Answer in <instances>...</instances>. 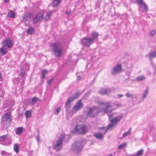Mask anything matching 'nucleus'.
<instances>
[{"label":"nucleus","mask_w":156,"mask_h":156,"mask_svg":"<svg viewBox=\"0 0 156 156\" xmlns=\"http://www.w3.org/2000/svg\"><path fill=\"white\" fill-rule=\"evenodd\" d=\"M108 117L110 122L107 128H104L105 130L104 133H106L109 129L111 130L114 128L117 123L122 119V115H117L116 113H112L109 115Z\"/></svg>","instance_id":"f257e3e1"},{"label":"nucleus","mask_w":156,"mask_h":156,"mask_svg":"<svg viewBox=\"0 0 156 156\" xmlns=\"http://www.w3.org/2000/svg\"><path fill=\"white\" fill-rule=\"evenodd\" d=\"M50 46L56 57H59L61 56L63 52V49L60 43H51Z\"/></svg>","instance_id":"f03ea898"},{"label":"nucleus","mask_w":156,"mask_h":156,"mask_svg":"<svg viewBox=\"0 0 156 156\" xmlns=\"http://www.w3.org/2000/svg\"><path fill=\"white\" fill-rule=\"evenodd\" d=\"M64 140V135L61 134L59 137V139L57 141L56 143L53 144V148L57 151L61 150L62 147L63 143Z\"/></svg>","instance_id":"7ed1b4c3"},{"label":"nucleus","mask_w":156,"mask_h":156,"mask_svg":"<svg viewBox=\"0 0 156 156\" xmlns=\"http://www.w3.org/2000/svg\"><path fill=\"white\" fill-rule=\"evenodd\" d=\"M100 112V109L98 107L96 106L89 108L88 109V112H87V116L89 117H94L97 116Z\"/></svg>","instance_id":"20e7f679"},{"label":"nucleus","mask_w":156,"mask_h":156,"mask_svg":"<svg viewBox=\"0 0 156 156\" xmlns=\"http://www.w3.org/2000/svg\"><path fill=\"white\" fill-rule=\"evenodd\" d=\"M83 148L81 141H76L72 146V149L75 153H78L80 152Z\"/></svg>","instance_id":"39448f33"},{"label":"nucleus","mask_w":156,"mask_h":156,"mask_svg":"<svg viewBox=\"0 0 156 156\" xmlns=\"http://www.w3.org/2000/svg\"><path fill=\"white\" fill-rule=\"evenodd\" d=\"M2 123L4 126L7 127L11 124V119L9 115L8 114H5L2 117Z\"/></svg>","instance_id":"423d86ee"},{"label":"nucleus","mask_w":156,"mask_h":156,"mask_svg":"<svg viewBox=\"0 0 156 156\" xmlns=\"http://www.w3.org/2000/svg\"><path fill=\"white\" fill-rule=\"evenodd\" d=\"M74 130L76 132L81 134H84L88 131L87 126L85 125H77Z\"/></svg>","instance_id":"0eeeda50"},{"label":"nucleus","mask_w":156,"mask_h":156,"mask_svg":"<svg viewBox=\"0 0 156 156\" xmlns=\"http://www.w3.org/2000/svg\"><path fill=\"white\" fill-rule=\"evenodd\" d=\"M80 94L79 93H77L74 94L72 97L68 98L67 99V101L65 107L66 108V110H67L68 108H69L70 107V102H71L73 101L75 99H76L79 96Z\"/></svg>","instance_id":"6e6552de"},{"label":"nucleus","mask_w":156,"mask_h":156,"mask_svg":"<svg viewBox=\"0 0 156 156\" xmlns=\"http://www.w3.org/2000/svg\"><path fill=\"white\" fill-rule=\"evenodd\" d=\"M122 69V65L121 64H117L112 68V74L115 75L120 73Z\"/></svg>","instance_id":"1a4fd4ad"},{"label":"nucleus","mask_w":156,"mask_h":156,"mask_svg":"<svg viewBox=\"0 0 156 156\" xmlns=\"http://www.w3.org/2000/svg\"><path fill=\"white\" fill-rule=\"evenodd\" d=\"M2 44H3L2 45L3 46L6 47L8 48H11L13 45L12 41L9 38H7L5 39Z\"/></svg>","instance_id":"9d476101"},{"label":"nucleus","mask_w":156,"mask_h":156,"mask_svg":"<svg viewBox=\"0 0 156 156\" xmlns=\"http://www.w3.org/2000/svg\"><path fill=\"white\" fill-rule=\"evenodd\" d=\"M136 2L138 4L139 9L143 8V11L146 12L148 10V7L143 0H136Z\"/></svg>","instance_id":"9b49d317"},{"label":"nucleus","mask_w":156,"mask_h":156,"mask_svg":"<svg viewBox=\"0 0 156 156\" xmlns=\"http://www.w3.org/2000/svg\"><path fill=\"white\" fill-rule=\"evenodd\" d=\"M82 44L86 46H89L91 44L93 43L92 40L91 38H84L82 39L81 41Z\"/></svg>","instance_id":"f8f14e48"},{"label":"nucleus","mask_w":156,"mask_h":156,"mask_svg":"<svg viewBox=\"0 0 156 156\" xmlns=\"http://www.w3.org/2000/svg\"><path fill=\"white\" fill-rule=\"evenodd\" d=\"M104 128H107L106 127L101 128V129H102V133H94V136L97 139H102L104 137V134H105V133H104L105 130Z\"/></svg>","instance_id":"ddd939ff"},{"label":"nucleus","mask_w":156,"mask_h":156,"mask_svg":"<svg viewBox=\"0 0 156 156\" xmlns=\"http://www.w3.org/2000/svg\"><path fill=\"white\" fill-rule=\"evenodd\" d=\"M105 107L103 108V111L106 113H109L111 112L112 110V105L109 103H106Z\"/></svg>","instance_id":"4468645a"},{"label":"nucleus","mask_w":156,"mask_h":156,"mask_svg":"<svg viewBox=\"0 0 156 156\" xmlns=\"http://www.w3.org/2000/svg\"><path fill=\"white\" fill-rule=\"evenodd\" d=\"M43 16L41 13H38L34 19L33 23H36L42 20Z\"/></svg>","instance_id":"2eb2a0df"},{"label":"nucleus","mask_w":156,"mask_h":156,"mask_svg":"<svg viewBox=\"0 0 156 156\" xmlns=\"http://www.w3.org/2000/svg\"><path fill=\"white\" fill-rule=\"evenodd\" d=\"M82 105V103L81 100L78 101L74 106L73 108L76 112L80 110Z\"/></svg>","instance_id":"dca6fc26"},{"label":"nucleus","mask_w":156,"mask_h":156,"mask_svg":"<svg viewBox=\"0 0 156 156\" xmlns=\"http://www.w3.org/2000/svg\"><path fill=\"white\" fill-rule=\"evenodd\" d=\"M148 92L149 89L148 87H147L142 94L141 97V99L142 100H144L146 98L148 94Z\"/></svg>","instance_id":"f3484780"},{"label":"nucleus","mask_w":156,"mask_h":156,"mask_svg":"<svg viewBox=\"0 0 156 156\" xmlns=\"http://www.w3.org/2000/svg\"><path fill=\"white\" fill-rule=\"evenodd\" d=\"M111 92L110 89L108 88L106 89H101L99 91V93L101 94H107Z\"/></svg>","instance_id":"a211bd4d"},{"label":"nucleus","mask_w":156,"mask_h":156,"mask_svg":"<svg viewBox=\"0 0 156 156\" xmlns=\"http://www.w3.org/2000/svg\"><path fill=\"white\" fill-rule=\"evenodd\" d=\"M146 56H147L149 59L151 60L152 59L156 57V51L151 52L148 55H147Z\"/></svg>","instance_id":"6ab92c4d"},{"label":"nucleus","mask_w":156,"mask_h":156,"mask_svg":"<svg viewBox=\"0 0 156 156\" xmlns=\"http://www.w3.org/2000/svg\"><path fill=\"white\" fill-rule=\"evenodd\" d=\"M31 16V14L30 13H27L23 15V18L25 21H27L30 19Z\"/></svg>","instance_id":"aec40b11"},{"label":"nucleus","mask_w":156,"mask_h":156,"mask_svg":"<svg viewBox=\"0 0 156 156\" xmlns=\"http://www.w3.org/2000/svg\"><path fill=\"white\" fill-rule=\"evenodd\" d=\"M5 46L2 45V47L0 48V53L3 55H5L8 51V50L5 48Z\"/></svg>","instance_id":"412c9836"},{"label":"nucleus","mask_w":156,"mask_h":156,"mask_svg":"<svg viewBox=\"0 0 156 156\" xmlns=\"http://www.w3.org/2000/svg\"><path fill=\"white\" fill-rule=\"evenodd\" d=\"M54 11L51 10L48 12L45 16L44 19L45 20H48L50 18L53 12H54Z\"/></svg>","instance_id":"4be33fe9"},{"label":"nucleus","mask_w":156,"mask_h":156,"mask_svg":"<svg viewBox=\"0 0 156 156\" xmlns=\"http://www.w3.org/2000/svg\"><path fill=\"white\" fill-rule=\"evenodd\" d=\"M62 0H54L52 3L53 7H55L58 5L61 2Z\"/></svg>","instance_id":"5701e85b"},{"label":"nucleus","mask_w":156,"mask_h":156,"mask_svg":"<svg viewBox=\"0 0 156 156\" xmlns=\"http://www.w3.org/2000/svg\"><path fill=\"white\" fill-rule=\"evenodd\" d=\"M34 31V29L33 27L31 26H29L27 30V33L29 34H33Z\"/></svg>","instance_id":"b1692460"},{"label":"nucleus","mask_w":156,"mask_h":156,"mask_svg":"<svg viewBox=\"0 0 156 156\" xmlns=\"http://www.w3.org/2000/svg\"><path fill=\"white\" fill-rule=\"evenodd\" d=\"M146 78L144 76H140L137 77L136 80L139 82H141L146 79Z\"/></svg>","instance_id":"393cba45"},{"label":"nucleus","mask_w":156,"mask_h":156,"mask_svg":"<svg viewBox=\"0 0 156 156\" xmlns=\"http://www.w3.org/2000/svg\"><path fill=\"white\" fill-rule=\"evenodd\" d=\"M98 36V34L97 32H94L92 34V37L90 38L91 39L92 41L93 42V41L97 38Z\"/></svg>","instance_id":"a878e982"},{"label":"nucleus","mask_w":156,"mask_h":156,"mask_svg":"<svg viewBox=\"0 0 156 156\" xmlns=\"http://www.w3.org/2000/svg\"><path fill=\"white\" fill-rule=\"evenodd\" d=\"M23 130V128L22 127H19L16 129V134L18 135L22 133Z\"/></svg>","instance_id":"bb28decb"},{"label":"nucleus","mask_w":156,"mask_h":156,"mask_svg":"<svg viewBox=\"0 0 156 156\" xmlns=\"http://www.w3.org/2000/svg\"><path fill=\"white\" fill-rule=\"evenodd\" d=\"M151 64L154 68L153 69V76H154L156 72V65L154 64L152 61L151 62Z\"/></svg>","instance_id":"cd10ccee"},{"label":"nucleus","mask_w":156,"mask_h":156,"mask_svg":"<svg viewBox=\"0 0 156 156\" xmlns=\"http://www.w3.org/2000/svg\"><path fill=\"white\" fill-rule=\"evenodd\" d=\"M131 129H129L127 132H125L122 135V138L126 137L127 136H129L131 134Z\"/></svg>","instance_id":"c85d7f7f"},{"label":"nucleus","mask_w":156,"mask_h":156,"mask_svg":"<svg viewBox=\"0 0 156 156\" xmlns=\"http://www.w3.org/2000/svg\"><path fill=\"white\" fill-rule=\"evenodd\" d=\"M14 151L16 153H18L19 152V149L16 144H15L13 147Z\"/></svg>","instance_id":"c756f323"},{"label":"nucleus","mask_w":156,"mask_h":156,"mask_svg":"<svg viewBox=\"0 0 156 156\" xmlns=\"http://www.w3.org/2000/svg\"><path fill=\"white\" fill-rule=\"evenodd\" d=\"M8 16L11 18H15V15L14 13L11 11L8 13Z\"/></svg>","instance_id":"7c9ffc66"},{"label":"nucleus","mask_w":156,"mask_h":156,"mask_svg":"<svg viewBox=\"0 0 156 156\" xmlns=\"http://www.w3.org/2000/svg\"><path fill=\"white\" fill-rule=\"evenodd\" d=\"M25 115L26 118H30L31 116V112L29 111H26L25 112Z\"/></svg>","instance_id":"2f4dec72"},{"label":"nucleus","mask_w":156,"mask_h":156,"mask_svg":"<svg viewBox=\"0 0 156 156\" xmlns=\"http://www.w3.org/2000/svg\"><path fill=\"white\" fill-rule=\"evenodd\" d=\"M37 98L36 97H34L31 100V102H30L31 104H34V103L37 102Z\"/></svg>","instance_id":"473e14b6"},{"label":"nucleus","mask_w":156,"mask_h":156,"mask_svg":"<svg viewBox=\"0 0 156 156\" xmlns=\"http://www.w3.org/2000/svg\"><path fill=\"white\" fill-rule=\"evenodd\" d=\"M143 152V150L142 149H141L139 151H138L137 153L136 154V156H139L141 155Z\"/></svg>","instance_id":"72a5a7b5"},{"label":"nucleus","mask_w":156,"mask_h":156,"mask_svg":"<svg viewBox=\"0 0 156 156\" xmlns=\"http://www.w3.org/2000/svg\"><path fill=\"white\" fill-rule=\"evenodd\" d=\"M126 144L123 143L120 144L118 147V149H122L126 147Z\"/></svg>","instance_id":"f704fd0d"},{"label":"nucleus","mask_w":156,"mask_h":156,"mask_svg":"<svg viewBox=\"0 0 156 156\" xmlns=\"http://www.w3.org/2000/svg\"><path fill=\"white\" fill-rule=\"evenodd\" d=\"M7 137V135H4L0 137V141H4Z\"/></svg>","instance_id":"c9c22d12"},{"label":"nucleus","mask_w":156,"mask_h":156,"mask_svg":"<svg viewBox=\"0 0 156 156\" xmlns=\"http://www.w3.org/2000/svg\"><path fill=\"white\" fill-rule=\"evenodd\" d=\"M125 95L128 98H131L133 97L132 94L128 92L126 93Z\"/></svg>","instance_id":"e433bc0d"},{"label":"nucleus","mask_w":156,"mask_h":156,"mask_svg":"<svg viewBox=\"0 0 156 156\" xmlns=\"http://www.w3.org/2000/svg\"><path fill=\"white\" fill-rule=\"evenodd\" d=\"M147 75V76H151L152 75V72L151 70H147L146 71Z\"/></svg>","instance_id":"4c0bfd02"},{"label":"nucleus","mask_w":156,"mask_h":156,"mask_svg":"<svg viewBox=\"0 0 156 156\" xmlns=\"http://www.w3.org/2000/svg\"><path fill=\"white\" fill-rule=\"evenodd\" d=\"M155 33H156V30H152L150 32V34L151 36H153Z\"/></svg>","instance_id":"58836bf2"},{"label":"nucleus","mask_w":156,"mask_h":156,"mask_svg":"<svg viewBox=\"0 0 156 156\" xmlns=\"http://www.w3.org/2000/svg\"><path fill=\"white\" fill-rule=\"evenodd\" d=\"M25 71L23 69H20V74L22 76H23L25 75Z\"/></svg>","instance_id":"ea45409f"},{"label":"nucleus","mask_w":156,"mask_h":156,"mask_svg":"<svg viewBox=\"0 0 156 156\" xmlns=\"http://www.w3.org/2000/svg\"><path fill=\"white\" fill-rule=\"evenodd\" d=\"M96 103H97V104L98 105H105V104H106V103H104L103 102V101H97L96 102Z\"/></svg>","instance_id":"a19ab883"},{"label":"nucleus","mask_w":156,"mask_h":156,"mask_svg":"<svg viewBox=\"0 0 156 156\" xmlns=\"http://www.w3.org/2000/svg\"><path fill=\"white\" fill-rule=\"evenodd\" d=\"M36 138H37V140L38 142H40L41 140L40 139V136L39 134H38V135H37V136Z\"/></svg>","instance_id":"79ce46f5"},{"label":"nucleus","mask_w":156,"mask_h":156,"mask_svg":"<svg viewBox=\"0 0 156 156\" xmlns=\"http://www.w3.org/2000/svg\"><path fill=\"white\" fill-rule=\"evenodd\" d=\"M61 108H58L56 110V112H57V114H58V113L60 112L61 111Z\"/></svg>","instance_id":"37998d69"},{"label":"nucleus","mask_w":156,"mask_h":156,"mask_svg":"<svg viewBox=\"0 0 156 156\" xmlns=\"http://www.w3.org/2000/svg\"><path fill=\"white\" fill-rule=\"evenodd\" d=\"M1 154L2 156H4L6 154H7V152H5L4 151H1Z\"/></svg>","instance_id":"c03bdc74"},{"label":"nucleus","mask_w":156,"mask_h":156,"mask_svg":"<svg viewBox=\"0 0 156 156\" xmlns=\"http://www.w3.org/2000/svg\"><path fill=\"white\" fill-rule=\"evenodd\" d=\"M47 71L46 70H44L42 71V74H45L47 73Z\"/></svg>","instance_id":"a18cd8bd"},{"label":"nucleus","mask_w":156,"mask_h":156,"mask_svg":"<svg viewBox=\"0 0 156 156\" xmlns=\"http://www.w3.org/2000/svg\"><path fill=\"white\" fill-rule=\"evenodd\" d=\"M52 80L53 79L49 80L48 82V84H50L51 83Z\"/></svg>","instance_id":"49530a36"},{"label":"nucleus","mask_w":156,"mask_h":156,"mask_svg":"<svg viewBox=\"0 0 156 156\" xmlns=\"http://www.w3.org/2000/svg\"><path fill=\"white\" fill-rule=\"evenodd\" d=\"M126 75H128V76H130L131 75V72L128 71L126 73Z\"/></svg>","instance_id":"de8ad7c7"},{"label":"nucleus","mask_w":156,"mask_h":156,"mask_svg":"<svg viewBox=\"0 0 156 156\" xmlns=\"http://www.w3.org/2000/svg\"><path fill=\"white\" fill-rule=\"evenodd\" d=\"M117 96L119 97V98H120L122 97L123 96V95L119 94L117 95Z\"/></svg>","instance_id":"09e8293b"},{"label":"nucleus","mask_w":156,"mask_h":156,"mask_svg":"<svg viewBox=\"0 0 156 156\" xmlns=\"http://www.w3.org/2000/svg\"><path fill=\"white\" fill-rule=\"evenodd\" d=\"M42 78L43 79H44L45 78V74H42Z\"/></svg>","instance_id":"8fccbe9b"},{"label":"nucleus","mask_w":156,"mask_h":156,"mask_svg":"<svg viewBox=\"0 0 156 156\" xmlns=\"http://www.w3.org/2000/svg\"><path fill=\"white\" fill-rule=\"evenodd\" d=\"M81 79V77L80 76H78L77 77V79L78 80H80Z\"/></svg>","instance_id":"3c124183"},{"label":"nucleus","mask_w":156,"mask_h":156,"mask_svg":"<svg viewBox=\"0 0 156 156\" xmlns=\"http://www.w3.org/2000/svg\"><path fill=\"white\" fill-rule=\"evenodd\" d=\"M4 1L5 2L7 3L9 2V0H4Z\"/></svg>","instance_id":"603ef678"},{"label":"nucleus","mask_w":156,"mask_h":156,"mask_svg":"<svg viewBox=\"0 0 156 156\" xmlns=\"http://www.w3.org/2000/svg\"><path fill=\"white\" fill-rule=\"evenodd\" d=\"M2 80V74L0 73V80Z\"/></svg>","instance_id":"864d4df0"},{"label":"nucleus","mask_w":156,"mask_h":156,"mask_svg":"<svg viewBox=\"0 0 156 156\" xmlns=\"http://www.w3.org/2000/svg\"><path fill=\"white\" fill-rule=\"evenodd\" d=\"M66 13L68 15H69L70 13V12H68V11H66Z\"/></svg>","instance_id":"5fc2aeb1"},{"label":"nucleus","mask_w":156,"mask_h":156,"mask_svg":"<svg viewBox=\"0 0 156 156\" xmlns=\"http://www.w3.org/2000/svg\"><path fill=\"white\" fill-rule=\"evenodd\" d=\"M11 143V141H10L9 143L8 144H5V145H7V144H10Z\"/></svg>","instance_id":"6e6d98bb"},{"label":"nucleus","mask_w":156,"mask_h":156,"mask_svg":"<svg viewBox=\"0 0 156 156\" xmlns=\"http://www.w3.org/2000/svg\"><path fill=\"white\" fill-rule=\"evenodd\" d=\"M27 66H28V67H29V66L28 65H27Z\"/></svg>","instance_id":"4d7b16f0"}]
</instances>
